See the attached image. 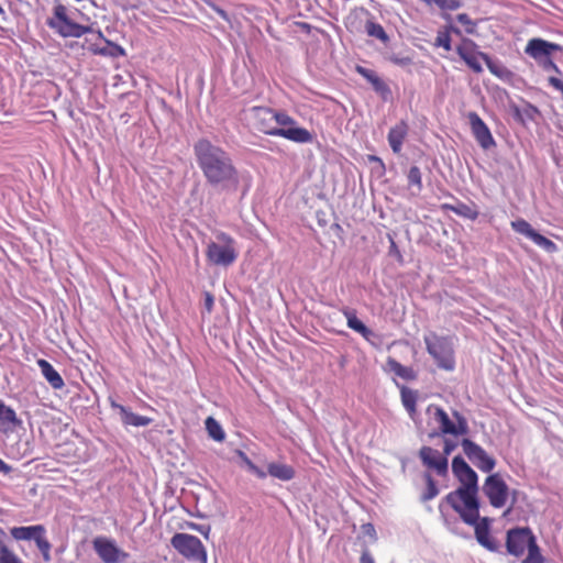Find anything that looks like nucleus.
<instances>
[{
    "mask_svg": "<svg viewBox=\"0 0 563 563\" xmlns=\"http://www.w3.org/2000/svg\"><path fill=\"white\" fill-rule=\"evenodd\" d=\"M194 154L209 186L221 191L236 190L240 176L229 152L208 139H200L194 145Z\"/></svg>",
    "mask_w": 563,
    "mask_h": 563,
    "instance_id": "f257e3e1",
    "label": "nucleus"
},
{
    "mask_svg": "<svg viewBox=\"0 0 563 563\" xmlns=\"http://www.w3.org/2000/svg\"><path fill=\"white\" fill-rule=\"evenodd\" d=\"M452 473L460 486L449 493L444 500L459 514L463 522L473 523L477 517V508L481 506L478 475L461 455L453 457Z\"/></svg>",
    "mask_w": 563,
    "mask_h": 563,
    "instance_id": "f03ea898",
    "label": "nucleus"
},
{
    "mask_svg": "<svg viewBox=\"0 0 563 563\" xmlns=\"http://www.w3.org/2000/svg\"><path fill=\"white\" fill-rule=\"evenodd\" d=\"M262 110L272 109L266 107H254L252 109V115L254 119L253 125L260 132L271 136H280L299 144L312 142L313 136L307 129H278V126L275 125L274 119H264L260 113Z\"/></svg>",
    "mask_w": 563,
    "mask_h": 563,
    "instance_id": "7ed1b4c3",
    "label": "nucleus"
},
{
    "mask_svg": "<svg viewBox=\"0 0 563 563\" xmlns=\"http://www.w3.org/2000/svg\"><path fill=\"white\" fill-rule=\"evenodd\" d=\"M423 341L428 353L432 356L439 368L449 372L455 368L452 338L430 332L424 335Z\"/></svg>",
    "mask_w": 563,
    "mask_h": 563,
    "instance_id": "20e7f679",
    "label": "nucleus"
},
{
    "mask_svg": "<svg viewBox=\"0 0 563 563\" xmlns=\"http://www.w3.org/2000/svg\"><path fill=\"white\" fill-rule=\"evenodd\" d=\"M47 25L62 37H80L92 32L91 26L77 23L63 4L54 7L53 15L47 19Z\"/></svg>",
    "mask_w": 563,
    "mask_h": 563,
    "instance_id": "39448f33",
    "label": "nucleus"
},
{
    "mask_svg": "<svg viewBox=\"0 0 563 563\" xmlns=\"http://www.w3.org/2000/svg\"><path fill=\"white\" fill-rule=\"evenodd\" d=\"M208 261L218 266L228 267L238 258L235 241L224 232L216 234V241L208 243L206 252Z\"/></svg>",
    "mask_w": 563,
    "mask_h": 563,
    "instance_id": "423d86ee",
    "label": "nucleus"
},
{
    "mask_svg": "<svg viewBox=\"0 0 563 563\" xmlns=\"http://www.w3.org/2000/svg\"><path fill=\"white\" fill-rule=\"evenodd\" d=\"M427 413L434 420L439 426V432L431 433L430 437L437 434H451L454 437L465 435L468 433V423L465 417L457 411L453 412L455 421H453L444 409L437 405H430L427 408Z\"/></svg>",
    "mask_w": 563,
    "mask_h": 563,
    "instance_id": "0eeeda50",
    "label": "nucleus"
},
{
    "mask_svg": "<svg viewBox=\"0 0 563 563\" xmlns=\"http://www.w3.org/2000/svg\"><path fill=\"white\" fill-rule=\"evenodd\" d=\"M170 543L183 556L198 563H207V551L200 539L188 533H176Z\"/></svg>",
    "mask_w": 563,
    "mask_h": 563,
    "instance_id": "6e6552de",
    "label": "nucleus"
},
{
    "mask_svg": "<svg viewBox=\"0 0 563 563\" xmlns=\"http://www.w3.org/2000/svg\"><path fill=\"white\" fill-rule=\"evenodd\" d=\"M482 489L494 508H503L506 505L509 496V488L500 474L494 473L488 475Z\"/></svg>",
    "mask_w": 563,
    "mask_h": 563,
    "instance_id": "1a4fd4ad",
    "label": "nucleus"
},
{
    "mask_svg": "<svg viewBox=\"0 0 563 563\" xmlns=\"http://www.w3.org/2000/svg\"><path fill=\"white\" fill-rule=\"evenodd\" d=\"M92 548L102 563H123L130 556L113 539L107 537H96L92 540Z\"/></svg>",
    "mask_w": 563,
    "mask_h": 563,
    "instance_id": "9d476101",
    "label": "nucleus"
},
{
    "mask_svg": "<svg viewBox=\"0 0 563 563\" xmlns=\"http://www.w3.org/2000/svg\"><path fill=\"white\" fill-rule=\"evenodd\" d=\"M464 454L482 472L489 473L496 466V460L489 455L479 444L470 439L461 442Z\"/></svg>",
    "mask_w": 563,
    "mask_h": 563,
    "instance_id": "9b49d317",
    "label": "nucleus"
},
{
    "mask_svg": "<svg viewBox=\"0 0 563 563\" xmlns=\"http://www.w3.org/2000/svg\"><path fill=\"white\" fill-rule=\"evenodd\" d=\"M533 538L534 534L528 527L508 530L506 538L508 553L515 556H521Z\"/></svg>",
    "mask_w": 563,
    "mask_h": 563,
    "instance_id": "f8f14e48",
    "label": "nucleus"
},
{
    "mask_svg": "<svg viewBox=\"0 0 563 563\" xmlns=\"http://www.w3.org/2000/svg\"><path fill=\"white\" fill-rule=\"evenodd\" d=\"M419 459L423 466L432 470L439 476H446L449 473V461L445 455H442L438 450L423 445L419 450Z\"/></svg>",
    "mask_w": 563,
    "mask_h": 563,
    "instance_id": "ddd939ff",
    "label": "nucleus"
},
{
    "mask_svg": "<svg viewBox=\"0 0 563 563\" xmlns=\"http://www.w3.org/2000/svg\"><path fill=\"white\" fill-rule=\"evenodd\" d=\"M468 123L473 136L479 146L484 150H489L495 146V140L487 124L481 119L476 112H470L467 114Z\"/></svg>",
    "mask_w": 563,
    "mask_h": 563,
    "instance_id": "4468645a",
    "label": "nucleus"
},
{
    "mask_svg": "<svg viewBox=\"0 0 563 563\" xmlns=\"http://www.w3.org/2000/svg\"><path fill=\"white\" fill-rule=\"evenodd\" d=\"M472 42L467 44L460 45L456 49L460 57L466 63V65L475 73H481L483 70L481 59L485 60L489 70L493 74H498L495 67L493 66L490 58L488 55L484 53H475L471 47Z\"/></svg>",
    "mask_w": 563,
    "mask_h": 563,
    "instance_id": "2eb2a0df",
    "label": "nucleus"
},
{
    "mask_svg": "<svg viewBox=\"0 0 563 563\" xmlns=\"http://www.w3.org/2000/svg\"><path fill=\"white\" fill-rule=\"evenodd\" d=\"M562 49V46L556 43L548 42L540 37H534L528 41L525 53L536 59L538 63L548 58L554 52Z\"/></svg>",
    "mask_w": 563,
    "mask_h": 563,
    "instance_id": "dca6fc26",
    "label": "nucleus"
},
{
    "mask_svg": "<svg viewBox=\"0 0 563 563\" xmlns=\"http://www.w3.org/2000/svg\"><path fill=\"white\" fill-rule=\"evenodd\" d=\"M467 525L473 526L475 528L476 540L482 547L492 552L498 551V543L489 536L490 520L487 517H479V508H477V517L475 519V522Z\"/></svg>",
    "mask_w": 563,
    "mask_h": 563,
    "instance_id": "f3484780",
    "label": "nucleus"
},
{
    "mask_svg": "<svg viewBox=\"0 0 563 563\" xmlns=\"http://www.w3.org/2000/svg\"><path fill=\"white\" fill-rule=\"evenodd\" d=\"M109 402L112 409L118 410L124 426L146 427L152 422L151 418L134 413L128 407L118 404L112 397H109Z\"/></svg>",
    "mask_w": 563,
    "mask_h": 563,
    "instance_id": "a211bd4d",
    "label": "nucleus"
},
{
    "mask_svg": "<svg viewBox=\"0 0 563 563\" xmlns=\"http://www.w3.org/2000/svg\"><path fill=\"white\" fill-rule=\"evenodd\" d=\"M343 314L346 318L347 327L355 332L360 333L366 341L374 344L373 339L377 338V334L367 328L357 317L356 312L352 309H344Z\"/></svg>",
    "mask_w": 563,
    "mask_h": 563,
    "instance_id": "6ab92c4d",
    "label": "nucleus"
},
{
    "mask_svg": "<svg viewBox=\"0 0 563 563\" xmlns=\"http://www.w3.org/2000/svg\"><path fill=\"white\" fill-rule=\"evenodd\" d=\"M408 124L405 121L398 122L393 126L387 135V140L390 148L395 154H399L404 144V141L408 134Z\"/></svg>",
    "mask_w": 563,
    "mask_h": 563,
    "instance_id": "aec40b11",
    "label": "nucleus"
},
{
    "mask_svg": "<svg viewBox=\"0 0 563 563\" xmlns=\"http://www.w3.org/2000/svg\"><path fill=\"white\" fill-rule=\"evenodd\" d=\"M260 113L264 119H274L275 125L278 126V129H302L298 126L295 119L285 111L262 110Z\"/></svg>",
    "mask_w": 563,
    "mask_h": 563,
    "instance_id": "412c9836",
    "label": "nucleus"
},
{
    "mask_svg": "<svg viewBox=\"0 0 563 563\" xmlns=\"http://www.w3.org/2000/svg\"><path fill=\"white\" fill-rule=\"evenodd\" d=\"M37 365L41 369L42 375L45 377V379L52 386V388L62 389L64 387V379L48 361L40 358L37 361Z\"/></svg>",
    "mask_w": 563,
    "mask_h": 563,
    "instance_id": "4be33fe9",
    "label": "nucleus"
},
{
    "mask_svg": "<svg viewBox=\"0 0 563 563\" xmlns=\"http://www.w3.org/2000/svg\"><path fill=\"white\" fill-rule=\"evenodd\" d=\"M46 530L44 528V526L42 525H36V526H27V527H13L11 530H10V533L12 536L13 539L18 540V541H21V540H25V541H30V540H34L37 538V536L40 533H45Z\"/></svg>",
    "mask_w": 563,
    "mask_h": 563,
    "instance_id": "5701e85b",
    "label": "nucleus"
},
{
    "mask_svg": "<svg viewBox=\"0 0 563 563\" xmlns=\"http://www.w3.org/2000/svg\"><path fill=\"white\" fill-rule=\"evenodd\" d=\"M20 423L21 420L16 417L15 411L11 407L5 406L2 401H0V431H11Z\"/></svg>",
    "mask_w": 563,
    "mask_h": 563,
    "instance_id": "b1692460",
    "label": "nucleus"
},
{
    "mask_svg": "<svg viewBox=\"0 0 563 563\" xmlns=\"http://www.w3.org/2000/svg\"><path fill=\"white\" fill-rule=\"evenodd\" d=\"M271 475L274 478L288 482L295 477V468L285 463L272 462L267 465L266 475Z\"/></svg>",
    "mask_w": 563,
    "mask_h": 563,
    "instance_id": "393cba45",
    "label": "nucleus"
},
{
    "mask_svg": "<svg viewBox=\"0 0 563 563\" xmlns=\"http://www.w3.org/2000/svg\"><path fill=\"white\" fill-rule=\"evenodd\" d=\"M386 364L389 372L405 380H415L417 378V373L412 367L405 366L393 357H388Z\"/></svg>",
    "mask_w": 563,
    "mask_h": 563,
    "instance_id": "a878e982",
    "label": "nucleus"
},
{
    "mask_svg": "<svg viewBox=\"0 0 563 563\" xmlns=\"http://www.w3.org/2000/svg\"><path fill=\"white\" fill-rule=\"evenodd\" d=\"M400 388V396H401V402L407 412L409 413L410 418L413 419L416 415V405L418 399V393L416 390H412L406 386H399Z\"/></svg>",
    "mask_w": 563,
    "mask_h": 563,
    "instance_id": "bb28decb",
    "label": "nucleus"
},
{
    "mask_svg": "<svg viewBox=\"0 0 563 563\" xmlns=\"http://www.w3.org/2000/svg\"><path fill=\"white\" fill-rule=\"evenodd\" d=\"M356 71L373 86L375 91L380 93L389 91L387 85L375 74V71L362 66H357Z\"/></svg>",
    "mask_w": 563,
    "mask_h": 563,
    "instance_id": "cd10ccee",
    "label": "nucleus"
},
{
    "mask_svg": "<svg viewBox=\"0 0 563 563\" xmlns=\"http://www.w3.org/2000/svg\"><path fill=\"white\" fill-rule=\"evenodd\" d=\"M445 209L454 212L455 214L470 219V220H476L478 218V210L475 208V206H470L463 202H459L456 205H444Z\"/></svg>",
    "mask_w": 563,
    "mask_h": 563,
    "instance_id": "c85d7f7f",
    "label": "nucleus"
},
{
    "mask_svg": "<svg viewBox=\"0 0 563 563\" xmlns=\"http://www.w3.org/2000/svg\"><path fill=\"white\" fill-rule=\"evenodd\" d=\"M5 532L0 527V563H22L21 559L3 542Z\"/></svg>",
    "mask_w": 563,
    "mask_h": 563,
    "instance_id": "c756f323",
    "label": "nucleus"
},
{
    "mask_svg": "<svg viewBox=\"0 0 563 563\" xmlns=\"http://www.w3.org/2000/svg\"><path fill=\"white\" fill-rule=\"evenodd\" d=\"M365 31L368 36L375 37L384 44L389 41V36L379 23L368 20L365 24Z\"/></svg>",
    "mask_w": 563,
    "mask_h": 563,
    "instance_id": "7c9ffc66",
    "label": "nucleus"
},
{
    "mask_svg": "<svg viewBox=\"0 0 563 563\" xmlns=\"http://www.w3.org/2000/svg\"><path fill=\"white\" fill-rule=\"evenodd\" d=\"M205 424H206V429H207L210 438H212L213 440H216L218 442H221L224 440L225 433H224L221 424L214 418L208 417L206 419Z\"/></svg>",
    "mask_w": 563,
    "mask_h": 563,
    "instance_id": "2f4dec72",
    "label": "nucleus"
},
{
    "mask_svg": "<svg viewBox=\"0 0 563 563\" xmlns=\"http://www.w3.org/2000/svg\"><path fill=\"white\" fill-rule=\"evenodd\" d=\"M526 550L528 551V555L522 560V563H544L545 560L541 554L536 537L532 539Z\"/></svg>",
    "mask_w": 563,
    "mask_h": 563,
    "instance_id": "473e14b6",
    "label": "nucleus"
},
{
    "mask_svg": "<svg viewBox=\"0 0 563 563\" xmlns=\"http://www.w3.org/2000/svg\"><path fill=\"white\" fill-rule=\"evenodd\" d=\"M423 478L426 481L427 488H426L424 493L421 495V500L428 501V500L435 498L439 495V488L430 473H426L423 475Z\"/></svg>",
    "mask_w": 563,
    "mask_h": 563,
    "instance_id": "72a5a7b5",
    "label": "nucleus"
},
{
    "mask_svg": "<svg viewBox=\"0 0 563 563\" xmlns=\"http://www.w3.org/2000/svg\"><path fill=\"white\" fill-rule=\"evenodd\" d=\"M511 228L515 232L525 235L528 239H532L536 234V230L531 227V224L525 219H517L511 221Z\"/></svg>",
    "mask_w": 563,
    "mask_h": 563,
    "instance_id": "f704fd0d",
    "label": "nucleus"
},
{
    "mask_svg": "<svg viewBox=\"0 0 563 563\" xmlns=\"http://www.w3.org/2000/svg\"><path fill=\"white\" fill-rule=\"evenodd\" d=\"M407 180L410 187L416 188L417 192L422 190V174L418 166H411L407 173Z\"/></svg>",
    "mask_w": 563,
    "mask_h": 563,
    "instance_id": "c9c22d12",
    "label": "nucleus"
},
{
    "mask_svg": "<svg viewBox=\"0 0 563 563\" xmlns=\"http://www.w3.org/2000/svg\"><path fill=\"white\" fill-rule=\"evenodd\" d=\"M531 241L548 253L552 254L558 251V245L552 240L543 236L539 232H536Z\"/></svg>",
    "mask_w": 563,
    "mask_h": 563,
    "instance_id": "e433bc0d",
    "label": "nucleus"
},
{
    "mask_svg": "<svg viewBox=\"0 0 563 563\" xmlns=\"http://www.w3.org/2000/svg\"><path fill=\"white\" fill-rule=\"evenodd\" d=\"M236 455L240 457V460L242 461V463L247 467V470L253 473L254 475H256L258 478H265L266 477V472L263 471L262 468H260L258 466H256L250 459L249 456L241 450H236Z\"/></svg>",
    "mask_w": 563,
    "mask_h": 563,
    "instance_id": "4c0bfd02",
    "label": "nucleus"
},
{
    "mask_svg": "<svg viewBox=\"0 0 563 563\" xmlns=\"http://www.w3.org/2000/svg\"><path fill=\"white\" fill-rule=\"evenodd\" d=\"M35 543L38 550L41 551L44 561H51V543L45 538V533H40L35 539Z\"/></svg>",
    "mask_w": 563,
    "mask_h": 563,
    "instance_id": "58836bf2",
    "label": "nucleus"
},
{
    "mask_svg": "<svg viewBox=\"0 0 563 563\" xmlns=\"http://www.w3.org/2000/svg\"><path fill=\"white\" fill-rule=\"evenodd\" d=\"M428 2H433L435 5H438L441 10H450L454 11L463 5L462 0H429Z\"/></svg>",
    "mask_w": 563,
    "mask_h": 563,
    "instance_id": "ea45409f",
    "label": "nucleus"
},
{
    "mask_svg": "<svg viewBox=\"0 0 563 563\" xmlns=\"http://www.w3.org/2000/svg\"><path fill=\"white\" fill-rule=\"evenodd\" d=\"M456 19L461 24L465 25V31L467 33L472 34L474 32L475 23L466 13L457 14Z\"/></svg>",
    "mask_w": 563,
    "mask_h": 563,
    "instance_id": "a19ab883",
    "label": "nucleus"
},
{
    "mask_svg": "<svg viewBox=\"0 0 563 563\" xmlns=\"http://www.w3.org/2000/svg\"><path fill=\"white\" fill-rule=\"evenodd\" d=\"M435 45L443 47L445 51H451V37L448 33H439L435 38Z\"/></svg>",
    "mask_w": 563,
    "mask_h": 563,
    "instance_id": "79ce46f5",
    "label": "nucleus"
},
{
    "mask_svg": "<svg viewBox=\"0 0 563 563\" xmlns=\"http://www.w3.org/2000/svg\"><path fill=\"white\" fill-rule=\"evenodd\" d=\"M109 47V56L111 57H118L124 55V49L118 45L113 44L110 41H106Z\"/></svg>",
    "mask_w": 563,
    "mask_h": 563,
    "instance_id": "37998d69",
    "label": "nucleus"
},
{
    "mask_svg": "<svg viewBox=\"0 0 563 563\" xmlns=\"http://www.w3.org/2000/svg\"><path fill=\"white\" fill-rule=\"evenodd\" d=\"M390 62H393L394 64L398 65V66H408L412 63L411 58L410 57H407V56H399V55H391L389 57Z\"/></svg>",
    "mask_w": 563,
    "mask_h": 563,
    "instance_id": "c03bdc74",
    "label": "nucleus"
},
{
    "mask_svg": "<svg viewBox=\"0 0 563 563\" xmlns=\"http://www.w3.org/2000/svg\"><path fill=\"white\" fill-rule=\"evenodd\" d=\"M457 446V443L450 439H444L443 443V453L442 455H445L448 457Z\"/></svg>",
    "mask_w": 563,
    "mask_h": 563,
    "instance_id": "a18cd8bd",
    "label": "nucleus"
},
{
    "mask_svg": "<svg viewBox=\"0 0 563 563\" xmlns=\"http://www.w3.org/2000/svg\"><path fill=\"white\" fill-rule=\"evenodd\" d=\"M213 303H214V298L213 296L209 292V291H206L205 292V302H203V306H205V309L208 311V312H211L212 309H213Z\"/></svg>",
    "mask_w": 563,
    "mask_h": 563,
    "instance_id": "49530a36",
    "label": "nucleus"
},
{
    "mask_svg": "<svg viewBox=\"0 0 563 563\" xmlns=\"http://www.w3.org/2000/svg\"><path fill=\"white\" fill-rule=\"evenodd\" d=\"M539 64H541L543 66L544 69L549 70V69H553L555 71H560L558 66L554 64V62L551 59V56H549L548 58L545 59H542L539 62Z\"/></svg>",
    "mask_w": 563,
    "mask_h": 563,
    "instance_id": "de8ad7c7",
    "label": "nucleus"
},
{
    "mask_svg": "<svg viewBox=\"0 0 563 563\" xmlns=\"http://www.w3.org/2000/svg\"><path fill=\"white\" fill-rule=\"evenodd\" d=\"M368 162L376 163L378 165L379 174H384L385 173L386 167H385V164H384V162H383V159L380 157H378L376 155H369L368 156Z\"/></svg>",
    "mask_w": 563,
    "mask_h": 563,
    "instance_id": "09e8293b",
    "label": "nucleus"
},
{
    "mask_svg": "<svg viewBox=\"0 0 563 563\" xmlns=\"http://www.w3.org/2000/svg\"><path fill=\"white\" fill-rule=\"evenodd\" d=\"M360 563H375V561L368 551H364L361 555Z\"/></svg>",
    "mask_w": 563,
    "mask_h": 563,
    "instance_id": "8fccbe9b",
    "label": "nucleus"
},
{
    "mask_svg": "<svg viewBox=\"0 0 563 563\" xmlns=\"http://www.w3.org/2000/svg\"><path fill=\"white\" fill-rule=\"evenodd\" d=\"M91 51L95 53V54H98V55H103V56H109V47H91Z\"/></svg>",
    "mask_w": 563,
    "mask_h": 563,
    "instance_id": "3c124183",
    "label": "nucleus"
},
{
    "mask_svg": "<svg viewBox=\"0 0 563 563\" xmlns=\"http://www.w3.org/2000/svg\"><path fill=\"white\" fill-rule=\"evenodd\" d=\"M11 466L8 465L3 460L0 459V473L9 474L11 472Z\"/></svg>",
    "mask_w": 563,
    "mask_h": 563,
    "instance_id": "603ef678",
    "label": "nucleus"
},
{
    "mask_svg": "<svg viewBox=\"0 0 563 563\" xmlns=\"http://www.w3.org/2000/svg\"><path fill=\"white\" fill-rule=\"evenodd\" d=\"M197 529H198V531H199L200 533L205 534V537H208L209 531H210V528H206V529H205L203 527H199V528H197Z\"/></svg>",
    "mask_w": 563,
    "mask_h": 563,
    "instance_id": "864d4df0",
    "label": "nucleus"
},
{
    "mask_svg": "<svg viewBox=\"0 0 563 563\" xmlns=\"http://www.w3.org/2000/svg\"><path fill=\"white\" fill-rule=\"evenodd\" d=\"M97 36H98L99 38L103 40V34H102V32H101V31H98V32H97Z\"/></svg>",
    "mask_w": 563,
    "mask_h": 563,
    "instance_id": "5fc2aeb1",
    "label": "nucleus"
},
{
    "mask_svg": "<svg viewBox=\"0 0 563 563\" xmlns=\"http://www.w3.org/2000/svg\"><path fill=\"white\" fill-rule=\"evenodd\" d=\"M0 14L3 15L4 14V10L3 8L0 5Z\"/></svg>",
    "mask_w": 563,
    "mask_h": 563,
    "instance_id": "6e6d98bb",
    "label": "nucleus"
},
{
    "mask_svg": "<svg viewBox=\"0 0 563 563\" xmlns=\"http://www.w3.org/2000/svg\"><path fill=\"white\" fill-rule=\"evenodd\" d=\"M391 247H396V244L394 241H391Z\"/></svg>",
    "mask_w": 563,
    "mask_h": 563,
    "instance_id": "4d7b16f0",
    "label": "nucleus"
}]
</instances>
